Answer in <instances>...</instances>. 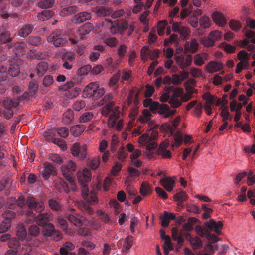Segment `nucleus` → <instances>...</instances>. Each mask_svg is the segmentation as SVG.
<instances>
[{"instance_id": "20e7f679", "label": "nucleus", "mask_w": 255, "mask_h": 255, "mask_svg": "<svg viewBox=\"0 0 255 255\" xmlns=\"http://www.w3.org/2000/svg\"><path fill=\"white\" fill-rule=\"evenodd\" d=\"M71 153L74 157L80 160H84L87 156V145L76 142L71 147Z\"/></svg>"}, {"instance_id": "338daca9", "label": "nucleus", "mask_w": 255, "mask_h": 255, "mask_svg": "<svg viewBox=\"0 0 255 255\" xmlns=\"http://www.w3.org/2000/svg\"><path fill=\"white\" fill-rule=\"evenodd\" d=\"M105 43L110 47H115L118 44V40L115 37L107 38L105 40Z\"/></svg>"}, {"instance_id": "c756f323", "label": "nucleus", "mask_w": 255, "mask_h": 255, "mask_svg": "<svg viewBox=\"0 0 255 255\" xmlns=\"http://www.w3.org/2000/svg\"><path fill=\"white\" fill-rule=\"evenodd\" d=\"M15 52L18 56H21L26 54V45L24 42H19L15 45Z\"/></svg>"}, {"instance_id": "72a5a7b5", "label": "nucleus", "mask_w": 255, "mask_h": 255, "mask_svg": "<svg viewBox=\"0 0 255 255\" xmlns=\"http://www.w3.org/2000/svg\"><path fill=\"white\" fill-rule=\"evenodd\" d=\"M54 4V0H41L37 5L42 9H48L52 7Z\"/></svg>"}, {"instance_id": "a211bd4d", "label": "nucleus", "mask_w": 255, "mask_h": 255, "mask_svg": "<svg viewBox=\"0 0 255 255\" xmlns=\"http://www.w3.org/2000/svg\"><path fill=\"white\" fill-rule=\"evenodd\" d=\"M34 25L32 24H26L19 29L18 31V35L21 37L25 38L31 33L33 29Z\"/></svg>"}, {"instance_id": "a878e982", "label": "nucleus", "mask_w": 255, "mask_h": 255, "mask_svg": "<svg viewBox=\"0 0 255 255\" xmlns=\"http://www.w3.org/2000/svg\"><path fill=\"white\" fill-rule=\"evenodd\" d=\"M113 10L109 7L100 6L96 9V13L99 17H106L111 14Z\"/></svg>"}, {"instance_id": "393cba45", "label": "nucleus", "mask_w": 255, "mask_h": 255, "mask_svg": "<svg viewBox=\"0 0 255 255\" xmlns=\"http://www.w3.org/2000/svg\"><path fill=\"white\" fill-rule=\"evenodd\" d=\"M16 234L20 240H31V237L28 235L27 230L24 226H20L17 228Z\"/></svg>"}, {"instance_id": "09e8293b", "label": "nucleus", "mask_w": 255, "mask_h": 255, "mask_svg": "<svg viewBox=\"0 0 255 255\" xmlns=\"http://www.w3.org/2000/svg\"><path fill=\"white\" fill-rule=\"evenodd\" d=\"M67 218L71 223H73L76 226L80 227L83 224L81 219L77 218L73 215L67 214Z\"/></svg>"}, {"instance_id": "de8ad7c7", "label": "nucleus", "mask_w": 255, "mask_h": 255, "mask_svg": "<svg viewBox=\"0 0 255 255\" xmlns=\"http://www.w3.org/2000/svg\"><path fill=\"white\" fill-rule=\"evenodd\" d=\"M94 117V114L92 112L84 113L79 118V121L80 123H85L90 121Z\"/></svg>"}, {"instance_id": "bf43d9fd", "label": "nucleus", "mask_w": 255, "mask_h": 255, "mask_svg": "<svg viewBox=\"0 0 255 255\" xmlns=\"http://www.w3.org/2000/svg\"><path fill=\"white\" fill-rule=\"evenodd\" d=\"M100 165V159L99 157L92 159L88 162V165L92 170H96Z\"/></svg>"}, {"instance_id": "cd10ccee", "label": "nucleus", "mask_w": 255, "mask_h": 255, "mask_svg": "<svg viewBox=\"0 0 255 255\" xmlns=\"http://www.w3.org/2000/svg\"><path fill=\"white\" fill-rule=\"evenodd\" d=\"M107 23L110 24V31L113 34H115L119 33V23L117 22L116 21H112L107 19H105L104 21L102 22V25H104V23Z\"/></svg>"}, {"instance_id": "774afa93", "label": "nucleus", "mask_w": 255, "mask_h": 255, "mask_svg": "<svg viewBox=\"0 0 255 255\" xmlns=\"http://www.w3.org/2000/svg\"><path fill=\"white\" fill-rule=\"evenodd\" d=\"M20 240L17 239L16 238H12L8 242V246L11 249L15 250L20 243Z\"/></svg>"}, {"instance_id": "473e14b6", "label": "nucleus", "mask_w": 255, "mask_h": 255, "mask_svg": "<svg viewBox=\"0 0 255 255\" xmlns=\"http://www.w3.org/2000/svg\"><path fill=\"white\" fill-rule=\"evenodd\" d=\"M85 128L83 125H77L72 126L70 128V132L71 134L75 137L79 136L84 131Z\"/></svg>"}, {"instance_id": "e433bc0d", "label": "nucleus", "mask_w": 255, "mask_h": 255, "mask_svg": "<svg viewBox=\"0 0 255 255\" xmlns=\"http://www.w3.org/2000/svg\"><path fill=\"white\" fill-rule=\"evenodd\" d=\"M74 119V113L72 110L69 109L63 115L62 121L65 124L70 123Z\"/></svg>"}, {"instance_id": "4c0bfd02", "label": "nucleus", "mask_w": 255, "mask_h": 255, "mask_svg": "<svg viewBox=\"0 0 255 255\" xmlns=\"http://www.w3.org/2000/svg\"><path fill=\"white\" fill-rule=\"evenodd\" d=\"M45 236L50 237L52 240L56 241L60 240L62 238L60 232L55 228L52 230V231L49 232Z\"/></svg>"}, {"instance_id": "c9c22d12", "label": "nucleus", "mask_w": 255, "mask_h": 255, "mask_svg": "<svg viewBox=\"0 0 255 255\" xmlns=\"http://www.w3.org/2000/svg\"><path fill=\"white\" fill-rule=\"evenodd\" d=\"M15 250L17 255H21L24 253H28L31 250V248L26 244L20 243Z\"/></svg>"}, {"instance_id": "f03ea898", "label": "nucleus", "mask_w": 255, "mask_h": 255, "mask_svg": "<svg viewBox=\"0 0 255 255\" xmlns=\"http://www.w3.org/2000/svg\"><path fill=\"white\" fill-rule=\"evenodd\" d=\"M47 41L52 44L55 47H62L68 44V40L62 32L56 29L47 37Z\"/></svg>"}, {"instance_id": "aec40b11", "label": "nucleus", "mask_w": 255, "mask_h": 255, "mask_svg": "<svg viewBox=\"0 0 255 255\" xmlns=\"http://www.w3.org/2000/svg\"><path fill=\"white\" fill-rule=\"evenodd\" d=\"M4 108L12 109L18 106L19 100L18 99H11L9 97H6L2 102Z\"/></svg>"}, {"instance_id": "bb28decb", "label": "nucleus", "mask_w": 255, "mask_h": 255, "mask_svg": "<svg viewBox=\"0 0 255 255\" xmlns=\"http://www.w3.org/2000/svg\"><path fill=\"white\" fill-rule=\"evenodd\" d=\"M48 68V65L47 63L44 61L39 62L36 67L37 75L39 77L43 76L47 71Z\"/></svg>"}, {"instance_id": "0eeeda50", "label": "nucleus", "mask_w": 255, "mask_h": 255, "mask_svg": "<svg viewBox=\"0 0 255 255\" xmlns=\"http://www.w3.org/2000/svg\"><path fill=\"white\" fill-rule=\"evenodd\" d=\"M222 36L221 32L218 30H214L209 33L207 37L202 38L201 43L206 47H210L214 45L216 41L220 40Z\"/></svg>"}, {"instance_id": "4be33fe9", "label": "nucleus", "mask_w": 255, "mask_h": 255, "mask_svg": "<svg viewBox=\"0 0 255 255\" xmlns=\"http://www.w3.org/2000/svg\"><path fill=\"white\" fill-rule=\"evenodd\" d=\"M54 12L51 10H44L37 13V18L40 21H45L52 18Z\"/></svg>"}, {"instance_id": "c85d7f7f", "label": "nucleus", "mask_w": 255, "mask_h": 255, "mask_svg": "<svg viewBox=\"0 0 255 255\" xmlns=\"http://www.w3.org/2000/svg\"><path fill=\"white\" fill-rule=\"evenodd\" d=\"M76 205L81 211H85L88 214L92 215L93 214V210L87 203L83 201H78Z\"/></svg>"}, {"instance_id": "4468645a", "label": "nucleus", "mask_w": 255, "mask_h": 255, "mask_svg": "<svg viewBox=\"0 0 255 255\" xmlns=\"http://www.w3.org/2000/svg\"><path fill=\"white\" fill-rule=\"evenodd\" d=\"M12 38L10 37V33L8 31L2 32L0 34V44H7L6 47L8 49L12 47V43L11 42Z\"/></svg>"}, {"instance_id": "69168bd1", "label": "nucleus", "mask_w": 255, "mask_h": 255, "mask_svg": "<svg viewBox=\"0 0 255 255\" xmlns=\"http://www.w3.org/2000/svg\"><path fill=\"white\" fill-rule=\"evenodd\" d=\"M53 82V78L51 75H46L43 80V85L45 87H50Z\"/></svg>"}, {"instance_id": "5701e85b", "label": "nucleus", "mask_w": 255, "mask_h": 255, "mask_svg": "<svg viewBox=\"0 0 255 255\" xmlns=\"http://www.w3.org/2000/svg\"><path fill=\"white\" fill-rule=\"evenodd\" d=\"M212 18L213 21L220 26H224L226 23V20L223 14L218 11L213 13Z\"/></svg>"}, {"instance_id": "680f3d73", "label": "nucleus", "mask_w": 255, "mask_h": 255, "mask_svg": "<svg viewBox=\"0 0 255 255\" xmlns=\"http://www.w3.org/2000/svg\"><path fill=\"white\" fill-rule=\"evenodd\" d=\"M11 227L9 221H3L0 224V233H2L8 231Z\"/></svg>"}, {"instance_id": "412c9836", "label": "nucleus", "mask_w": 255, "mask_h": 255, "mask_svg": "<svg viewBox=\"0 0 255 255\" xmlns=\"http://www.w3.org/2000/svg\"><path fill=\"white\" fill-rule=\"evenodd\" d=\"M160 182L168 192L172 191L175 186V181L171 178H162L160 180Z\"/></svg>"}, {"instance_id": "13d9d810", "label": "nucleus", "mask_w": 255, "mask_h": 255, "mask_svg": "<svg viewBox=\"0 0 255 255\" xmlns=\"http://www.w3.org/2000/svg\"><path fill=\"white\" fill-rule=\"evenodd\" d=\"M174 197L178 201L183 202L186 200L188 195L184 191H181L175 194Z\"/></svg>"}, {"instance_id": "7ed1b4c3", "label": "nucleus", "mask_w": 255, "mask_h": 255, "mask_svg": "<svg viewBox=\"0 0 255 255\" xmlns=\"http://www.w3.org/2000/svg\"><path fill=\"white\" fill-rule=\"evenodd\" d=\"M167 90L169 92L173 91V94L171 96L168 102L171 106L174 108H178L182 104V101L179 98H181L183 94V90L182 88L175 89L173 86H170L167 87Z\"/></svg>"}, {"instance_id": "a19ab883", "label": "nucleus", "mask_w": 255, "mask_h": 255, "mask_svg": "<svg viewBox=\"0 0 255 255\" xmlns=\"http://www.w3.org/2000/svg\"><path fill=\"white\" fill-rule=\"evenodd\" d=\"M190 244L192 246L193 250L200 249L203 247L202 241L198 237H195L193 238L190 242Z\"/></svg>"}, {"instance_id": "2f4dec72", "label": "nucleus", "mask_w": 255, "mask_h": 255, "mask_svg": "<svg viewBox=\"0 0 255 255\" xmlns=\"http://www.w3.org/2000/svg\"><path fill=\"white\" fill-rule=\"evenodd\" d=\"M207 70L210 73L217 72L222 68V64L219 62H210L207 66Z\"/></svg>"}, {"instance_id": "6e6d98bb", "label": "nucleus", "mask_w": 255, "mask_h": 255, "mask_svg": "<svg viewBox=\"0 0 255 255\" xmlns=\"http://www.w3.org/2000/svg\"><path fill=\"white\" fill-rule=\"evenodd\" d=\"M56 131L59 136L65 138L69 135V130L66 127H60L56 129Z\"/></svg>"}, {"instance_id": "5fc2aeb1", "label": "nucleus", "mask_w": 255, "mask_h": 255, "mask_svg": "<svg viewBox=\"0 0 255 255\" xmlns=\"http://www.w3.org/2000/svg\"><path fill=\"white\" fill-rule=\"evenodd\" d=\"M249 65V62L246 61H241L237 64L235 72L236 73H240L243 69L248 68Z\"/></svg>"}, {"instance_id": "6ab92c4d", "label": "nucleus", "mask_w": 255, "mask_h": 255, "mask_svg": "<svg viewBox=\"0 0 255 255\" xmlns=\"http://www.w3.org/2000/svg\"><path fill=\"white\" fill-rule=\"evenodd\" d=\"M91 172L86 168L83 170L82 173L78 175V179L80 184H87L91 180Z\"/></svg>"}, {"instance_id": "9d476101", "label": "nucleus", "mask_w": 255, "mask_h": 255, "mask_svg": "<svg viewBox=\"0 0 255 255\" xmlns=\"http://www.w3.org/2000/svg\"><path fill=\"white\" fill-rule=\"evenodd\" d=\"M204 225L210 231H214L219 235L221 234V230L223 226L222 222L220 221L216 222L214 219H211L209 221L205 222Z\"/></svg>"}, {"instance_id": "f3484780", "label": "nucleus", "mask_w": 255, "mask_h": 255, "mask_svg": "<svg viewBox=\"0 0 255 255\" xmlns=\"http://www.w3.org/2000/svg\"><path fill=\"white\" fill-rule=\"evenodd\" d=\"M79 7L76 5H71L62 8L59 12V15L61 17H65L79 11Z\"/></svg>"}, {"instance_id": "ea45409f", "label": "nucleus", "mask_w": 255, "mask_h": 255, "mask_svg": "<svg viewBox=\"0 0 255 255\" xmlns=\"http://www.w3.org/2000/svg\"><path fill=\"white\" fill-rule=\"evenodd\" d=\"M133 245V237L131 236H127L124 240L123 252H126L129 250Z\"/></svg>"}, {"instance_id": "3c124183", "label": "nucleus", "mask_w": 255, "mask_h": 255, "mask_svg": "<svg viewBox=\"0 0 255 255\" xmlns=\"http://www.w3.org/2000/svg\"><path fill=\"white\" fill-rule=\"evenodd\" d=\"M38 83L35 80L31 81L29 85V94L31 96H34L38 90Z\"/></svg>"}, {"instance_id": "052dcab7", "label": "nucleus", "mask_w": 255, "mask_h": 255, "mask_svg": "<svg viewBox=\"0 0 255 255\" xmlns=\"http://www.w3.org/2000/svg\"><path fill=\"white\" fill-rule=\"evenodd\" d=\"M243 107V105L241 103H237V101L234 100L230 103L231 111H240Z\"/></svg>"}, {"instance_id": "864d4df0", "label": "nucleus", "mask_w": 255, "mask_h": 255, "mask_svg": "<svg viewBox=\"0 0 255 255\" xmlns=\"http://www.w3.org/2000/svg\"><path fill=\"white\" fill-rule=\"evenodd\" d=\"M199 21L200 26L203 29L207 28L210 26V20L208 16H202L200 17Z\"/></svg>"}, {"instance_id": "39448f33", "label": "nucleus", "mask_w": 255, "mask_h": 255, "mask_svg": "<svg viewBox=\"0 0 255 255\" xmlns=\"http://www.w3.org/2000/svg\"><path fill=\"white\" fill-rule=\"evenodd\" d=\"M76 164L72 160L69 161L68 163L62 166L61 170L63 175L66 180L72 185H74L75 180L72 176V173L76 171Z\"/></svg>"}, {"instance_id": "e2e57ef3", "label": "nucleus", "mask_w": 255, "mask_h": 255, "mask_svg": "<svg viewBox=\"0 0 255 255\" xmlns=\"http://www.w3.org/2000/svg\"><path fill=\"white\" fill-rule=\"evenodd\" d=\"M12 201L16 202L18 206L21 209L26 204V199L22 195L19 196L17 199L13 198Z\"/></svg>"}, {"instance_id": "423d86ee", "label": "nucleus", "mask_w": 255, "mask_h": 255, "mask_svg": "<svg viewBox=\"0 0 255 255\" xmlns=\"http://www.w3.org/2000/svg\"><path fill=\"white\" fill-rule=\"evenodd\" d=\"M26 205L29 210L33 209L37 213L42 212L45 210V205L42 201H39L32 196H29L26 198Z\"/></svg>"}, {"instance_id": "6e6552de", "label": "nucleus", "mask_w": 255, "mask_h": 255, "mask_svg": "<svg viewBox=\"0 0 255 255\" xmlns=\"http://www.w3.org/2000/svg\"><path fill=\"white\" fill-rule=\"evenodd\" d=\"M149 139V136L148 134H143L139 137L138 141L141 144H143L146 142L147 143V145L146 147V149L147 150L146 156H148L150 159H151L153 157V155L151 153V151L152 150L157 149L158 144L155 141H152L151 142H150Z\"/></svg>"}, {"instance_id": "8fccbe9b", "label": "nucleus", "mask_w": 255, "mask_h": 255, "mask_svg": "<svg viewBox=\"0 0 255 255\" xmlns=\"http://www.w3.org/2000/svg\"><path fill=\"white\" fill-rule=\"evenodd\" d=\"M49 208L54 211H59L61 208V206L59 203L54 199H50L48 201Z\"/></svg>"}, {"instance_id": "1a4fd4ad", "label": "nucleus", "mask_w": 255, "mask_h": 255, "mask_svg": "<svg viewBox=\"0 0 255 255\" xmlns=\"http://www.w3.org/2000/svg\"><path fill=\"white\" fill-rule=\"evenodd\" d=\"M174 59L177 64L182 69L189 66L192 61V57L191 55H187L186 57L183 55L175 56Z\"/></svg>"}, {"instance_id": "4d7b16f0", "label": "nucleus", "mask_w": 255, "mask_h": 255, "mask_svg": "<svg viewBox=\"0 0 255 255\" xmlns=\"http://www.w3.org/2000/svg\"><path fill=\"white\" fill-rule=\"evenodd\" d=\"M92 70V66L90 65H86L79 68L77 73L79 75H85L87 74Z\"/></svg>"}, {"instance_id": "f8f14e48", "label": "nucleus", "mask_w": 255, "mask_h": 255, "mask_svg": "<svg viewBox=\"0 0 255 255\" xmlns=\"http://www.w3.org/2000/svg\"><path fill=\"white\" fill-rule=\"evenodd\" d=\"M44 166L42 175L45 180H48L51 175H54L56 173V168L52 164L47 162L44 163Z\"/></svg>"}, {"instance_id": "ddd939ff", "label": "nucleus", "mask_w": 255, "mask_h": 255, "mask_svg": "<svg viewBox=\"0 0 255 255\" xmlns=\"http://www.w3.org/2000/svg\"><path fill=\"white\" fill-rule=\"evenodd\" d=\"M175 218V215L173 213H169L165 211L160 215L159 219L161 220V226L163 227H167L169 224V221Z\"/></svg>"}, {"instance_id": "c03bdc74", "label": "nucleus", "mask_w": 255, "mask_h": 255, "mask_svg": "<svg viewBox=\"0 0 255 255\" xmlns=\"http://www.w3.org/2000/svg\"><path fill=\"white\" fill-rule=\"evenodd\" d=\"M28 235L31 237H37L40 233V228L36 225H31L28 227Z\"/></svg>"}, {"instance_id": "79ce46f5", "label": "nucleus", "mask_w": 255, "mask_h": 255, "mask_svg": "<svg viewBox=\"0 0 255 255\" xmlns=\"http://www.w3.org/2000/svg\"><path fill=\"white\" fill-rule=\"evenodd\" d=\"M15 212L9 210H7L2 213L4 220L9 221L10 223H11L12 220L15 218Z\"/></svg>"}, {"instance_id": "58836bf2", "label": "nucleus", "mask_w": 255, "mask_h": 255, "mask_svg": "<svg viewBox=\"0 0 255 255\" xmlns=\"http://www.w3.org/2000/svg\"><path fill=\"white\" fill-rule=\"evenodd\" d=\"M45 236L50 237L52 240L56 241L60 240L62 238L60 232L55 228L52 230V231L49 232Z\"/></svg>"}, {"instance_id": "f704fd0d", "label": "nucleus", "mask_w": 255, "mask_h": 255, "mask_svg": "<svg viewBox=\"0 0 255 255\" xmlns=\"http://www.w3.org/2000/svg\"><path fill=\"white\" fill-rule=\"evenodd\" d=\"M185 48L188 49L189 52L191 53L196 52L198 48V43L195 39H192L191 42H186L185 45Z\"/></svg>"}, {"instance_id": "dca6fc26", "label": "nucleus", "mask_w": 255, "mask_h": 255, "mask_svg": "<svg viewBox=\"0 0 255 255\" xmlns=\"http://www.w3.org/2000/svg\"><path fill=\"white\" fill-rule=\"evenodd\" d=\"M8 74L12 77H17L20 73V67L15 61H9V67L7 70Z\"/></svg>"}, {"instance_id": "37998d69", "label": "nucleus", "mask_w": 255, "mask_h": 255, "mask_svg": "<svg viewBox=\"0 0 255 255\" xmlns=\"http://www.w3.org/2000/svg\"><path fill=\"white\" fill-rule=\"evenodd\" d=\"M168 22L166 20L159 21L157 24V33L159 35L162 36L164 33L165 28L167 26Z\"/></svg>"}, {"instance_id": "b1692460", "label": "nucleus", "mask_w": 255, "mask_h": 255, "mask_svg": "<svg viewBox=\"0 0 255 255\" xmlns=\"http://www.w3.org/2000/svg\"><path fill=\"white\" fill-rule=\"evenodd\" d=\"M94 30V26L90 22H86L81 26L78 30L79 34L84 36L89 34Z\"/></svg>"}, {"instance_id": "9b49d317", "label": "nucleus", "mask_w": 255, "mask_h": 255, "mask_svg": "<svg viewBox=\"0 0 255 255\" xmlns=\"http://www.w3.org/2000/svg\"><path fill=\"white\" fill-rule=\"evenodd\" d=\"M92 18V14L90 12L84 11L79 12L72 17L71 22L75 24H80Z\"/></svg>"}, {"instance_id": "7c9ffc66", "label": "nucleus", "mask_w": 255, "mask_h": 255, "mask_svg": "<svg viewBox=\"0 0 255 255\" xmlns=\"http://www.w3.org/2000/svg\"><path fill=\"white\" fill-rule=\"evenodd\" d=\"M172 237L174 241H177L179 247L183 245L184 239L181 235H179V231L176 228L172 229Z\"/></svg>"}, {"instance_id": "603ef678", "label": "nucleus", "mask_w": 255, "mask_h": 255, "mask_svg": "<svg viewBox=\"0 0 255 255\" xmlns=\"http://www.w3.org/2000/svg\"><path fill=\"white\" fill-rule=\"evenodd\" d=\"M183 140V135L180 132H177L175 134V138H174V143L173 144L172 146L173 147H179L182 141Z\"/></svg>"}, {"instance_id": "49530a36", "label": "nucleus", "mask_w": 255, "mask_h": 255, "mask_svg": "<svg viewBox=\"0 0 255 255\" xmlns=\"http://www.w3.org/2000/svg\"><path fill=\"white\" fill-rule=\"evenodd\" d=\"M151 189L148 183L146 182H144L142 183L140 189V193L143 196H146L150 194Z\"/></svg>"}, {"instance_id": "f257e3e1", "label": "nucleus", "mask_w": 255, "mask_h": 255, "mask_svg": "<svg viewBox=\"0 0 255 255\" xmlns=\"http://www.w3.org/2000/svg\"><path fill=\"white\" fill-rule=\"evenodd\" d=\"M21 215H25L27 217L26 222L27 223H36L40 227H44L47 224L51 223L53 220V215L51 212L46 213H39L36 215L32 210H22Z\"/></svg>"}, {"instance_id": "2eb2a0df", "label": "nucleus", "mask_w": 255, "mask_h": 255, "mask_svg": "<svg viewBox=\"0 0 255 255\" xmlns=\"http://www.w3.org/2000/svg\"><path fill=\"white\" fill-rule=\"evenodd\" d=\"M149 109L154 112L158 109V113L160 115L163 114L168 109V105L167 104H160L158 102L152 101Z\"/></svg>"}, {"instance_id": "a18cd8bd", "label": "nucleus", "mask_w": 255, "mask_h": 255, "mask_svg": "<svg viewBox=\"0 0 255 255\" xmlns=\"http://www.w3.org/2000/svg\"><path fill=\"white\" fill-rule=\"evenodd\" d=\"M27 41L31 45L39 46L42 43V38L40 36H30Z\"/></svg>"}, {"instance_id": "0e129e2a", "label": "nucleus", "mask_w": 255, "mask_h": 255, "mask_svg": "<svg viewBox=\"0 0 255 255\" xmlns=\"http://www.w3.org/2000/svg\"><path fill=\"white\" fill-rule=\"evenodd\" d=\"M203 98L206 101V104H209L211 106L214 104L216 101L215 97L208 93H205L203 95Z\"/></svg>"}]
</instances>
